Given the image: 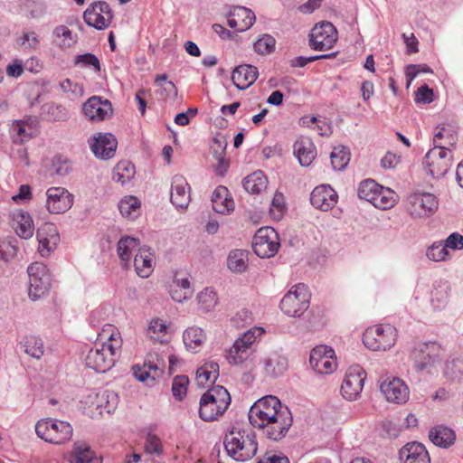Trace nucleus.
<instances>
[{
	"instance_id": "c756f323",
	"label": "nucleus",
	"mask_w": 463,
	"mask_h": 463,
	"mask_svg": "<svg viewBox=\"0 0 463 463\" xmlns=\"http://www.w3.org/2000/svg\"><path fill=\"white\" fill-rule=\"evenodd\" d=\"M213 209L223 215L232 213L234 211V201L229 190L222 185L215 188L212 195Z\"/></svg>"
},
{
	"instance_id": "cd10ccee",
	"label": "nucleus",
	"mask_w": 463,
	"mask_h": 463,
	"mask_svg": "<svg viewBox=\"0 0 463 463\" xmlns=\"http://www.w3.org/2000/svg\"><path fill=\"white\" fill-rule=\"evenodd\" d=\"M402 463H430V458L426 448L418 442L406 444L400 449Z\"/></svg>"
},
{
	"instance_id": "bb28decb",
	"label": "nucleus",
	"mask_w": 463,
	"mask_h": 463,
	"mask_svg": "<svg viewBox=\"0 0 463 463\" xmlns=\"http://www.w3.org/2000/svg\"><path fill=\"white\" fill-rule=\"evenodd\" d=\"M256 20L254 13L246 7L236 6L229 14L228 25L237 32L250 29Z\"/></svg>"
},
{
	"instance_id": "e2e57ef3",
	"label": "nucleus",
	"mask_w": 463,
	"mask_h": 463,
	"mask_svg": "<svg viewBox=\"0 0 463 463\" xmlns=\"http://www.w3.org/2000/svg\"><path fill=\"white\" fill-rule=\"evenodd\" d=\"M189 379L185 375H177L174 378L172 392L175 399L181 401L186 395Z\"/></svg>"
},
{
	"instance_id": "423d86ee",
	"label": "nucleus",
	"mask_w": 463,
	"mask_h": 463,
	"mask_svg": "<svg viewBox=\"0 0 463 463\" xmlns=\"http://www.w3.org/2000/svg\"><path fill=\"white\" fill-rule=\"evenodd\" d=\"M224 446L228 455L237 461L251 458L258 449L253 436H244L240 430H235L225 436Z\"/></svg>"
},
{
	"instance_id": "de8ad7c7",
	"label": "nucleus",
	"mask_w": 463,
	"mask_h": 463,
	"mask_svg": "<svg viewBox=\"0 0 463 463\" xmlns=\"http://www.w3.org/2000/svg\"><path fill=\"white\" fill-rule=\"evenodd\" d=\"M136 174L135 165L128 161H119L113 169V180L122 185L133 179Z\"/></svg>"
},
{
	"instance_id": "052dcab7",
	"label": "nucleus",
	"mask_w": 463,
	"mask_h": 463,
	"mask_svg": "<svg viewBox=\"0 0 463 463\" xmlns=\"http://www.w3.org/2000/svg\"><path fill=\"white\" fill-rule=\"evenodd\" d=\"M24 351L26 354L39 359L44 353L43 340L37 336H29L24 342Z\"/></svg>"
},
{
	"instance_id": "473e14b6",
	"label": "nucleus",
	"mask_w": 463,
	"mask_h": 463,
	"mask_svg": "<svg viewBox=\"0 0 463 463\" xmlns=\"http://www.w3.org/2000/svg\"><path fill=\"white\" fill-rule=\"evenodd\" d=\"M155 255L150 249L142 247L138 249L134 259L137 274L141 278H148L154 269Z\"/></svg>"
},
{
	"instance_id": "4d7b16f0",
	"label": "nucleus",
	"mask_w": 463,
	"mask_h": 463,
	"mask_svg": "<svg viewBox=\"0 0 463 463\" xmlns=\"http://www.w3.org/2000/svg\"><path fill=\"white\" fill-rule=\"evenodd\" d=\"M381 186L382 185L372 179L365 180L359 184L357 192L358 196L372 203L379 190H381Z\"/></svg>"
},
{
	"instance_id": "c85d7f7f",
	"label": "nucleus",
	"mask_w": 463,
	"mask_h": 463,
	"mask_svg": "<svg viewBox=\"0 0 463 463\" xmlns=\"http://www.w3.org/2000/svg\"><path fill=\"white\" fill-rule=\"evenodd\" d=\"M433 141L436 146H453L457 141V126L452 119L446 118L437 125L434 130Z\"/></svg>"
},
{
	"instance_id": "f257e3e1",
	"label": "nucleus",
	"mask_w": 463,
	"mask_h": 463,
	"mask_svg": "<svg viewBox=\"0 0 463 463\" xmlns=\"http://www.w3.org/2000/svg\"><path fill=\"white\" fill-rule=\"evenodd\" d=\"M250 424L272 440L285 437L292 424V416L280 401L272 395L259 399L249 411Z\"/></svg>"
},
{
	"instance_id": "72a5a7b5",
	"label": "nucleus",
	"mask_w": 463,
	"mask_h": 463,
	"mask_svg": "<svg viewBox=\"0 0 463 463\" xmlns=\"http://www.w3.org/2000/svg\"><path fill=\"white\" fill-rule=\"evenodd\" d=\"M13 222L16 234L24 240L30 239L33 235L34 225L31 215L23 210H18L13 213Z\"/></svg>"
},
{
	"instance_id": "ea45409f",
	"label": "nucleus",
	"mask_w": 463,
	"mask_h": 463,
	"mask_svg": "<svg viewBox=\"0 0 463 463\" xmlns=\"http://www.w3.org/2000/svg\"><path fill=\"white\" fill-rule=\"evenodd\" d=\"M268 186V178L262 171H256L243 180L244 189L252 194H259Z\"/></svg>"
},
{
	"instance_id": "c03bdc74",
	"label": "nucleus",
	"mask_w": 463,
	"mask_h": 463,
	"mask_svg": "<svg viewBox=\"0 0 463 463\" xmlns=\"http://www.w3.org/2000/svg\"><path fill=\"white\" fill-rule=\"evenodd\" d=\"M95 458V453L84 441H76L69 456L70 463H90Z\"/></svg>"
},
{
	"instance_id": "6e6552de",
	"label": "nucleus",
	"mask_w": 463,
	"mask_h": 463,
	"mask_svg": "<svg viewBox=\"0 0 463 463\" xmlns=\"http://www.w3.org/2000/svg\"><path fill=\"white\" fill-rule=\"evenodd\" d=\"M35 431L39 438L47 442L61 444L71 439L73 429L67 421L43 419L36 423Z\"/></svg>"
},
{
	"instance_id": "6ab92c4d",
	"label": "nucleus",
	"mask_w": 463,
	"mask_h": 463,
	"mask_svg": "<svg viewBox=\"0 0 463 463\" xmlns=\"http://www.w3.org/2000/svg\"><path fill=\"white\" fill-rule=\"evenodd\" d=\"M73 205V195L64 187L52 186L46 191L45 206L52 214L64 213Z\"/></svg>"
},
{
	"instance_id": "69168bd1",
	"label": "nucleus",
	"mask_w": 463,
	"mask_h": 463,
	"mask_svg": "<svg viewBox=\"0 0 463 463\" xmlns=\"http://www.w3.org/2000/svg\"><path fill=\"white\" fill-rule=\"evenodd\" d=\"M145 451L147 454L160 456L163 453L161 439L155 434L149 433L145 441Z\"/></svg>"
},
{
	"instance_id": "680f3d73",
	"label": "nucleus",
	"mask_w": 463,
	"mask_h": 463,
	"mask_svg": "<svg viewBox=\"0 0 463 463\" xmlns=\"http://www.w3.org/2000/svg\"><path fill=\"white\" fill-rule=\"evenodd\" d=\"M276 40L269 34H263L254 43V51L261 55L270 54L274 52Z\"/></svg>"
},
{
	"instance_id": "3c124183",
	"label": "nucleus",
	"mask_w": 463,
	"mask_h": 463,
	"mask_svg": "<svg viewBox=\"0 0 463 463\" xmlns=\"http://www.w3.org/2000/svg\"><path fill=\"white\" fill-rule=\"evenodd\" d=\"M96 407L104 411L112 412L118 403V396L113 391L105 390L96 394Z\"/></svg>"
},
{
	"instance_id": "1a4fd4ad",
	"label": "nucleus",
	"mask_w": 463,
	"mask_h": 463,
	"mask_svg": "<svg viewBox=\"0 0 463 463\" xmlns=\"http://www.w3.org/2000/svg\"><path fill=\"white\" fill-rule=\"evenodd\" d=\"M439 202L433 194L413 192L406 198V211L413 219L430 217L436 213Z\"/></svg>"
},
{
	"instance_id": "b1692460",
	"label": "nucleus",
	"mask_w": 463,
	"mask_h": 463,
	"mask_svg": "<svg viewBox=\"0 0 463 463\" xmlns=\"http://www.w3.org/2000/svg\"><path fill=\"white\" fill-rule=\"evenodd\" d=\"M38 250L43 257L48 256L58 245L60 235L56 226L51 222L43 223L37 231Z\"/></svg>"
},
{
	"instance_id": "0eeeda50",
	"label": "nucleus",
	"mask_w": 463,
	"mask_h": 463,
	"mask_svg": "<svg viewBox=\"0 0 463 463\" xmlns=\"http://www.w3.org/2000/svg\"><path fill=\"white\" fill-rule=\"evenodd\" d=\"M310 292L305 284L293 286L280 301V309L292 317H300L309 307Z\"/></svg>"
},
{
	"instance_id": "c9c22d12",
	"label": "nucleus",
	"mask_w": 463,
	"mask_h": 463,
	"mask_svg": "<svg viewBox=\"0 0 463 463\" xmlns=\"http://www.w3.org/2000/svg\"><path fill=\"white\" fill-rule=\"evenodd\" d=\"M85 116H109L112 114V105L108 99L100 97H90L82 107Z\"/></svg>"
},
{
	"instance_id": "e433bc0d",
	"label": "nucleus",
	"mask_w": 463,
	"mask_h": 463,
	"mask_svg": "<svg viewBox=\"0 0 463 463\" xmlns=\"http://www.w3.org/2000/svg\"><path fill=\"white\" fill-rule=\"evenodd\" d=\"M294 154L301 165L308 166L317 156V149L311 140L299 139L294 144Z\"/></svg>"
},
{
	"instance_id": "bf43d9fd",
	"label": "nucleus",
	"mask_w": 463,
	"mask_h": 463,
	"mask_svg": "<svg viewBox=\"0 0 463 463\" xmlns=\"http://www.w3.org/2000/svg\"><path fill=\"white\" fill-rule=\"evenodd\" d=\"M56 42L61 48H69L76 43L72 32L65 25L57 26L54 30Z\"/></svg>"
},
{
	"instance_id": "ddd939ff",
	"label": "nucleus",
	"mask_w": 463,
	"mask_h": 463,
	"mask_svg": "<svg viewBox=\"0 0 463 463\" xmlns=\"http://www.w3.org/2000/svg\"><path fill=\"white\" fill-rule=\"evenodd\" d=\"M441 347L435 342L418 344L411 352V357L418 371L429 370L439 362Z\"/></svg>"
},
{
	"instance_id": "7c9ffc66",
	"label": "nucleus",
	"mask_w": 463,
	"mask_h": 463,
	"mask_svg": "<svg viewBox=\"0 0 463 463\" xmlns=\"http://www.w3.org/2000/svg\"><path fill=\"white\" fill-rule=\"evenodd\" d=\"M259 71L253 65L244 64L236 67L232 74V80L239 90H246L257 80Z\"/></svg>"
},
{
	"instance_id": "49530a36",
	"label": "nucleus",
	"mask_w": 463,
	"mask_h": 463,
	"mask_svg": "<svg viewBox=\"0 0 463 463\" xmlns=\"http://www.w3.org/2000/svg\"><path fill=\"white\" fill-rule=\"evenodd\" d=\"M219 376V364L215 362L205 363L196 372L199 386L204 387L208 383H214Z\"/></svg>"
},
{
	"instance_id": "4c0bfd02",
	"label": "nucleus",
	"mask_w": 463,
	"mask_h": 463,
	"mask_svg": "<svg viewBox=\"0 0 463 463\" xmlns=\"http://www.w3.org/2000/svg\"><path fill=\"white\" fill-rule=\"evenodd\" d=\"M138 246L139 240L134 237L125 236L118 241L117 249L118 255L126 268L129 266L132 253Z\"/></svg>"
},
{
	"instance_id": "4468645a",
	"label": "nucleus",
	"mask_w": 463,
	"mask_h": 463,
	"mask_svg": "<svg viewBox=\"0 0 463 463\" xmlns=\"http://www.w3.org/2000/svg\"><path fill=\"white\" fill-rule=\"evenodd\" d=\"M309 44L313 50L324 52L330 50L338 39L336 28L330 22L316 24L309 35Z\"/></svg>"
},
{
	"instance_id": "412c9836",
	"label": "nucleus",
	"mask_w": 463,
	"mask_h": 463,
	"mask_svg": "<svg viewBox=\"0 0 463 463\" xmlns=\"http://www.w3.org/2000/svg\"><path fill=\"white\" fill-rule=\"evenodd\" d=\"M89 145L97 158L107 160L115 156L118 141L110 133H97L89 139Z\"/></svg>"
},
{
	"instance_id": "f704fd0d",
	"label": "nucleus",
	"mask_w": 463,
	"mask_h": 463,
	"mask_svg": "<svg viewBox=\"0 0 463 463\" xmlns=\"http://www.w3.org/2000/svg\"><path fill=\"white\" fill-rule=\"evenodd\" d=\"M183 341L186 349L191 353H198L206 341V334L203 328L190 326L183 334Z\"/></svg>"
},
{
	"instance_id": "4be33fe9",
	"label": "nucleus",
	"mask_w": 463,
	"mask_h": 463,
	"mask_svg": "<svg viewBox=\"0 0 463 463\" xmlns=\"http://www.w3.org/2000/svg\"><path fill=\"white\" fill-rule=\"evenodd\" d=\"M10 133L14 143L27 142L39 134V121L37 118H23L14 120Z\"/></svg>"
},
{
	"instance_id": "39448f33",
	"label": "nucleus",
	"mask_w": 463,
	"mask_h": 463,
	"mask_svg": "<svg viewBox=\"0 0 463 463\" xmlns=\"http://www.w3.org/2000/svg\"><path fill=\"white\" fill-rule=\"evenodd\" d=\"M397 329L391 324L374 325L366 329L363 335L364 345L373 351H387L396 343Z\"/></svg>"
},
{
	"instance_id": "f03ea898",
	"label": "nucleus",
	"mask_w": 463,
	"mask_h": 463,
	"mask_svg": "<svg viewBox=\"0 0 463 463\" xmlns=\"http://www.w3.org/2000/svg\"><path fill=\"white\" fill-rule=\"evenodd\" d=\"M123 340L119 330L113 325L103 326L94 346L88 352L85 364L99 373H106L115 364L122 348Z\"/></svg>"
},
{
	"instance_id": "09e8293b",
	"label": "nucleus",
	"mask_w": 463,
	"mask_h": 463,
	"mask_svg": "<svg viewBox=\"0 0 463 463\" xmlns=\"http://www.w3.org/2000/svg\"><path fill=\"white\" fill-rule=\"evenodd\" d=\"M227 265L233 272H244L248 267V251L244 250H232L228 255Z\"/></svg>"
},
{
	"instance_id": "13d9d810",
	"label": "nucleus",
	"mask_w": 463,
	"mask_h": 463,
	"mask_svg": "<svg viewBox=\"0 0 463 463\" xmlns=\"http://www.w3.org/2000/svg\"><path fill=\"white\" fill-rule=\"evenodd\" d=\"M426 256L432 261H445L450 258L449 250H447L443 241H437L431 244L426 250Z\"/></svg>"
},
{
	"instance_id": "a878e982",
	"label": "nucleus",
	"mask_w": 463,
	"mask_h": 463,
	"mask_svg": "<svg viewBox=\"0 0 463 463\" xmlns=\"http://www.w3.org/2000/svg\"><path fill=\"white\" fill-rule=\"evenodd\" d=\"M191 201L190 186L186 179L179 175L172 178L171 202L176 208H186Z\"/></svg>"
},
{
	"instance_id": "aec40b11",
	"label": "nucleus",
	"mask_w": 463,
	"mask_h": 463,
	"mask_svg": "<svg viewBox=\"0 0 463 463\" xmlns=\"http://www.w3.org/2000/svg\"><path fill=\"white\" fill-rule=\"evenodd\" d=\"M262 374L270 379L283 375L288 369L287 356L279 351L265 354L260 362Z\"/></svg>"
},
{
	"instance_id": "dca6fc26",
	"label": "nucleus",
	"mask_w": 463,
	"mask_h": 463,
	"mask_svg": "<svg viewBox=\"0 0 463 463\" xmlns=\"http://www.w3.org/2000/svg\"><path fill=\"white\" fill-rule=\"evenodd\" d=\"M366 378L365 371L358 364L350 366L341 385V394L347 401H355L360 397Z\"/></svg>"
},
{
	"instance_id": "2f4dec72",
	"label": "nucleus",
	"mask_w": 463,
	"mask_h": 463,
	"mask_svg": "<svg viewBox=\"0 0 463 463\" xmlns=\"http://www.w3.org/2000/svg\"><path fill=\"white\" fill-rule=\"evenodd\" d=\"M226 147V137L220 133L216 134V136L212 140L210 151L214 159L217 161L216 172L220 175H222L227 171L229 165L228 161L225 159Z\"/></svg>"
},
{
	"instance_id": "2eb2a0df",
	"label": "nucleus",
	"mask_w": 463,
	"mask_h": 463,
	"mask_svg": "<svg viewBox=\"0 0 463 463\" xmlns=\"http://www.w3.org/2000/svg\"><path fill=\"white\" fill-rule=\"evenodd\" d=\"M309 363L320 374H330L337 368L335 350L326 345H320L311 350Z\"/></svg>"
},
{
	"instance_id": "393cba45",
	"label": "nucleus",
	"mask_w": 463,
	"mask_h": 463,
	"mask_svg": "<svg viewBox=\"0 0 463 463\" xmlns=\"http://www.w3.org/2000/svg\"><path fill=\"white\" fill-rule=\"evenodd\" d=\"M337 200L336 192L328 184L317 186L310 195L311 204L324 212L331 210L336 204Z\"/></svg>"
},
{
	"instance_id": "f3484780",
	"label": "nucleus",
	"mask_w": 463,
	"mask_h": 463,
	"mask_svg": "<svg viewBox=\"0 0 463 463\" xmlns=\"http://www.w3.org/2000/svg\"><path fill=\"white\" fill-rule=\"evenodd\" d=\"M83 18L89 26L97 30L108 28L113 19V14L109 4L99 1L91 4L84 12Z\"/></svg>"
},
{
	"instance_id": "f8f14e48",
	"label": "nucleus",
	"mask_w": 463,
	"mask_h": 463,
	"mask_svg": "<svg viewBox=\"0 0 463 463\" xmlns=\"http://www.w3.org/2000/svg\"><path fill=\"white\" fill-rule=\"evenodd\" d=\"M279 248V240L277 232L269 226L260 228L252 241V249L260 258L274 256Z\"/></svg>"
},
{
	"instance_id": "603ef678",
	"label": "nucleus",
	"mask_w": 463,
	"mask_h": 463,
	"mask_svg": "<svg viewBox=\"0 0 463 463\" xmlns=\"http://www.w3.org/2000/svg\"><path fill=\"white\" fill-rule=\"evenodd\" d=\"M350 151L344 146L334 147L331 152V163L335 170L341 171L346 167L350 161Z\"/></svg>"
},
{
	"instance_id": "20e7f679",
	"label": "nucleus",
	"mask_w": 463,
	"mask_h": 463,
	"mask_svg": "<svg viewBox=\"0 0 463 463\" xmlns=\"http://www.w3.org/2000/svg\"><path fill=\"white\" fill-rule=\"evenodd\" d=\"M264 333L262 327H252L238 337L227 355L229 364L241 365L248 362L254 353L253 345Z\"/></svg>"
},
{
	"instance_id": "a19ab883",
	"label": "nucleus",
	"mask_w": 463,
	"mask_h": 463,
	"mask_svg": "<svg viewBox=\"0 0 463 463\" xmlns=\"http://www.w3.org/2000/svg\"><path fill=\"white\" fill-rule=\"evenodd\" d=\"M121 215L129 220H134L140 214L141 202L133 195L124 196L118 204Z\"/></svg>"
},
{
	"instance_id": "a211bd4d",
	"label": "nucleus",
	"mask_w": 463,
	"mask_h": 463,
	"mask_svg": "<svg viewBox=\"0 0 463 463\" xmlns=\"http://www.w3.org/2000/svg\"><path fill=\"white\" fill-rule=\"evenodd\" d=\"M165 369V362L157 354H150L142 365L133 366V374L140 382L149 384L159 378Z\"/></svg>"
},
{
	"instance_id": "338daca9",
	"label": "nucleus",
	"mask_w": 463,
	"mask_h": 463,
	"mask_svg": "<svg viewBox=\"0 0 463 463\" xmlns=\"http://www.w3.org/2000/svg\"><path fill=\"white\" fill-rule=\"evenodd\" d=\"M445 374L452 379H458L463 374V361L460 359H452L445 364Z\"/></svg>"
},
{
	"instance_id": "774afa93",
	"label": "nucleus",
	"mask_w": 463,
	"mask_h": 463,
	"mask_svg": "<svg viewBox=\"0 0 463 463\" xmlns=\"http://www.w3.org/2000/svg\"><path fill=\"white\" fill-rule=\"evenodd\" d=\"M24 9L26 16L33 19H39L45 14L44 5L35 1H27Z\"/></svg>"
},
{
	"instance_id": "0e129e2a",
	"label": "nucleus",
	"mask_w": 463,
	"mask_h": 463,
	"mask_svg": "<svg viewBox=\"0 0 463 463\" xmlns=\"http://www.w3.org/2000/svg\"><path fill=\"white\" fill-rule=\"evenodd\" d=\"M52 169L55 175L64 176L71 170V163L66 157L57 156L52 159Z\"/></svg>"
},
{
	"instance_id": "9b49d317",
	"label": "nucleus",
	"mask_w": 463,
	"mask_h": 463,
	"mask_svg": "<svg viewBox=\"0 0 463 463\" xmlns=\"http://www.w3.org/2000/svg\"><path fill=\"white\" fill-rule=\"evenodd\" d=\"M427 172L434 178L444 176L452 165V154L442 146H436L425 156L423 161Z\"/></svg>"
},
{
	"instance_id": "a18cd8bd",
	"label": "nucleus",
	"mask_w": 463,
	"mask_h": 463,
	"mask_svg": "<svg viewBox=\"0 0 463 463\" xmlns=\"http://www.w3.org/2000/svg\"><path fill=\"white\" fill-rule=\"evenodd\" d=\"M168 334V325L165 320L156 317L152 318L146 329V335L154 340L163 343L166 340Z\"/></svg>"
},
{
	"instance_id": "37998d69",
	"label": "nucleus",
	"mask_w": 463,
	"mask_h": 463,
	"mask_svg": "<svg viewBox=\"0 0 463 463\" xmlns=\"http://www.w3.org/2000/svg\"><path fill=\"white\" fill-rule=\"evenodd\" d=\"M155 85L156 87V96L159 99L166 100L177 96V88L172 81L167 80L165 74L157 75L155 79Z\"/></svg>"
},
{
	"instance_id": "7ed1b4c3",
	"label": "nucleus",
	"mask_w": 463,
	"mask_h": 463,
	"mask_svg": "<svg viewBox=\"0 0 463 463\" xmlns=\"http://www.w3.org/2000/svg\"><path fill=\"white\" fill-rule=\"evenodd\" d=\"M230 403L231 396L224 387H212L200 399L199 416L204 421L215 420L224 413Z\"/></svg>"
},
{
	"instance_id": "6e6d98bb",
	"label": "nucleus",
	"mask_w": 463,
	"mask_h": 463,
	"mask_svg": "<svg viewBox=\"0 0 463 463\" xmlns=\"http://www.w3.org/2000/svg\"><path fill=\"white\" fill-rule=\"evenodd\" d=\"M288 207L285 196L280 192H276L269 207V215L274 221H280L287 213Z\"/></svg>"
},
{
	"instance_id": "5fc2aeb1",
	"label": "nucleus",
	"mask_w": 463,
	"mask_h": 463,
	"mask_svg": "<svg viewBox=\"0 0 463 463\" xmlns=\"http://www.w3.org/2000/svg\"><path fill=\"white\" fill-rule=\"evenodd\" d=\"M59 86L61 92L71 100L80 99L84 95L83 86L71 79L62 80Z\"/></svg>"
},
{
	"instance_id": "864d4df0",
	"label": "nucleus",
	"mask_w": 463,
	"mask_h": 463,
	"mask_svg": "<svg viewBox=\"0 0 463 463\" xmlns=\"http://www.w3.org/2000/svg\"><path fill=\"white\" fill-rule=\"evenodd\" d=\"M396 203L395 193L383 186H381L372 204L379 209L386 210L392 207Z\"/></svg>"
},
{
	"instance_id": "58836bf2",
	"label": "nucleus",
	"mask_w": 463,
	"mask_h": 463,
	"mask_svg": "<svg viewBox=\"0 0 463 463\" xmlns=\"http://www.w3.org/2000/svg\"><path fill=\"white\" fill-rule=\"evenodd\" d=\"M429 437L434 445L443 448L451 446L456 439L455 432L451 429L444 426H438L431 429Z\"/></svg>"
},
{
	"instance_id": "9d476101",
	"label": "nucleus",
	"mask_w": 463,
	"mask_h": 463,
	"mask_svg": "<svg viewBox=\"0 0 463 463\" xmlns=\"http://www.w3.org/2000/svg\"><path fill=\"white\" fill-rule=\"evenodd\" d=\"M29 277V298L35 301L44 297L51 288V276L43 262H33L27 268Z\"/></svg>"
},
{
	"instance_id": "79ce46f5",
	"label": "nucleus",
	"mask_w": 463,
	"mask_h": 463,
	"mask_svg": "<svg viewBox=\"0 0 463 463\" xmlns=\"http://www.w3.org/2000/svg\"><path fill=\"white\" fill-rule=\"evenodd\" d=\"M299 124L321 137H329L333 132L332 124L327 118H301Z\"/></svg>"
},
{
	"instance_id": "8fccbe9b",
	"label": "nucleus",
	"mask_w": 463,
	"mask_h": 463,
	"mask_svg": "<svg viewBox=\"0 0 463 463\" xmlns=\"http://www.w3.org/2000/svg\"><path fill=\"white\" fill-rule=\"evenodd\" d=\"M198 309L203 313L213 311L218 304V297L216 292L211 288H206L197 295Z\"/></svg>"
},
{
	"instance_id": "5701e85b",
	"label": "nucleus",
	"mask_w": 463,
	"mask_h": 463,
	"mask_svg": "<svg viewBox=\"0 0 463 463\" xmlns=\"http://www.w3.org/2000/svg\"><path fill=\"white\" fill-rule=\"evenodd\" d=\"M386 400L394 403H404L409 398V389L405 383L397 377H387L380 385Z\"/></svg>"
}]
</instances>
